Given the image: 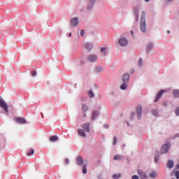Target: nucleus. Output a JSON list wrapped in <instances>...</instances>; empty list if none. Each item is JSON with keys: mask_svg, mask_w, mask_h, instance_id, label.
<instances>
[{"mask_svg": "<svg viewBox=\"0 0 179 179\" xmlns=\"http://www.w3.org/2000/svg\"><path fill=\"white\" fill-rule=\"evenodd\" d=\"M131 115H132V117H134L135 115V113H131Z\"/></svg>", "mask_w": 179, "mask_h": 179, "instance_id": "nucleus-44", "label": "nucleus"}, {"mask_svg": "<svg viewBox=\"0 0 179 179\" xmlns=\"http://www.w3.org/2000/svg\"><path fill=\"white\" fill-rule=\"evenodd\" d=\"M174 166V162L171 160L169 161L167 163V167L168 169H173Z\"/></svg>", "mask_w": 179, "mask_h": 179, "instance_id": "nucleus-18", "label": "nucleus"}, {"mask_svg": "<svg viewBox=\"0 0 179 179\" xmlns=\"http://www.w3.org/2000/svg\"><path fill=\"white\" fill-rule=\"evenodd\" d=\"M169 149H170V143L164 145L161 150L162 155L167 153L169 152Z\"/></svg>", "mask_w": 179, "mask_h": 179, "instance_id": "nucleus-3", "label": "nucleus"}, {"mask_svg": "<svg viewBox=\"0 0 179 179\" xmlns=\"http://www.w3.org/2000/svg\"><path fill=\"white\" fill-rule=\"evenodd\" d=\"M71 26H78V18H73L71 20Z\"/></svg>", "mask_w": 179, "mask_h": 179, "instance_id": "nucleus-15", "label": "nucleus"}, {"mask_svg": "<svg viewBox=\"0 0 179 179\" xmlns=\"http://www.w3.org/2000/svg\"><path fill=\"white\" fill-rule=\"evenodd\" d=\"M16 122H18V124H26V120L23 117H17L15 118Z\"/></svg>", "mask_w": 179, "mask_h": 179, "instance_id": "nucleus-12", "label": "nucleus"}, {"mask_svg": "<svg viewBox=\"0 0 179 179\" xmlns=\"http://www.w3.org/2000/svg\"><path fill=\"white\" fill-rule=\"evenodd\" d=\"M138 174L141 179H148V176L146 175V173H145L142 170H138Z\"/></svg>", "mask_w": 179, "mask_h": 179, "instance_id": "nucleus-6", "label": "nucleus"}, {"mask_svg": "<svg viewBox=\"0 0 179 179\" xmlns=\"http://www.w3.org/2000/svg\"><path fill=\"white\" fill-rule=\"evenodd\" d=\"M80 36L81 37H83L85 36V29H82L80 31Z\"/></svg>", "mask_w": 179, "mask_h": 179, "instance_id": "nucleus-34", "label": "nucleus"}, {"mask_svg": "<svg viewBox=\"0 0 179 179\" xmlns=\"http://www.w3.org/2000/svg\"><path fill=\"white\" fill-rule=\"evenodd\" d=\"M83 174H86L87 173V168H86V164L83 166Z\"/></svg>", "mask_w": 179, "mask_h": 179, "instance_id": "nucleus-25", "label": "nucleus"}, {"mask_svg": "<svg viewBox=\"0 0 179 179\" xmlns=\"http://www.w3.org/2000/svg\"><path fill=\"white\" fill-rule=\"evenodd\" d=\"M88 96H89V97H90V98L94 97V94L93 93V91H89V92H88Z\"/></svg>", "mask_w": 179, "mask_h": 179, "instance_id": "nucleus-29", "label": "nucleus"}, {"mask_svg": "<svg viewBox=\"0 0 179 179\" xmlns=\"http://www.w3.org/2000/svg\"><path fill=\"white\" fill-rule=\"evenodd\" d=\"M118 43L121 47H127L128 45V40L124 38L119 39Z\"/></svg>", "mask_w": 179, "mask_h": 179, "instance_id": "nucleus-4", "label": "nucleus"}, {"mask_svg": "<svg viewBox=\"0 0 179 179\" xmlns=\"http://www.w3.org/2000/svg\"><path fill=\"white\" fill-rule=\"evenodd\" d=\"M50 142H57V141H58V136H52L50 138Z\"/></svg>", "mask_w": 179, "mask_h": 179, "instance_id": "nucleus-19", "label": "nucleus"}, {"mask_svg": "<svg viewBox=\"0 0 179 179\" xmlns=\"http://www.w3.org/2000/svg\"><path fill=\"white\" fill-rule=\"evenodd\" d=\"M76 162L78 166H82L83 164V158L82 157H77Z\"/></svg>", "mask_w": 179, "mask_h": 179, "instance_id": "nucleus-14", "label": "nucleus"}, {"mask_svg": "<svg viewBox=\"0 0 179 179\" xmlns=\"http://www.w3.org/2000/svg\"><path fill=\"white\" fill-rule=\"evenodd\" d=\"M113 159L114 160H120V159H122V157L121 155H116Z\"/></svg>", "mask_w": 179, "mask_h": 179, "instance_id": "nucleus-30", "label": "nucleus"}, {"mask_svg": "<svg viewBox=\"0 0 179 179\" xmlns=\"http://www.w3.org/2000/svg\"><path fill=\"white\" fill-rule=\"evenodd\" d=\"M101 52H102L103 55H107V52H108V48H102L101 49Z\"/></svg>", "mask_w": 179, "mask_h": 179, "instance_id": "nucleus-17", "label": "nucleus"}, {"mask_svg": "<svg viewBox=\"0 0 179 179\" xmlns=\"http://www.w3.org/2000/svg\"><path fill=\"white\" fill-rule=\"evenodd\" d=\"M153 48V43H150L147 46L148 51H150Z\"/></svg>", "mask_w": 179, "mask_h": 179, "instance_id": "nucleus-26", "label": "nucleus"}, {"mask_svg": "<svg viewBox=\"0 0 179 179\" xmlns=\"http://www.w3.org/2000/svg\"><path fill=\"white\" fill-rule=\"evenodd\" d=\"M155 163H159V157H155Z\"/></svg>", "mask_w": 179, "mask_h": 179, "instance_id": "nucleus-39", "label": "nucleus"}, {"mask_svg": "<svg viewBox=\"0 0 179 179\" xmlns=\"http://www.w3.org/2000/svg\"><path fill=\"white\" fill-rule=\"evenodd\" d=\"M71 36H72V34L70 33V34H69V36L71 37Z\"/></svg>", "mask_w": 179, "mask_h": 179, "instance_id": "nucleus-47", "label": "nucleus"}, {"mask_svg": "<svg viewBox=\"0 0 179 179\" xmlns=\"http://www.w3.org/2000/svg\"><path fill=\"white\" fill-rule=\"evenodd\" d=\"M178 169H179V165H178Z\"/></svg>", "mask_w": 179, "mask_h": 179, "instance_id": "nucleus-49", "label": "nucleus"}, {"mask_svg": "<svg viewBox=\"0 0 179 179\" xmlns=\"http://www.w3.org/2000/svg\"><path fill=\"white\" fill-rule=\"evenodd\" d=\"M78 134L80 136H82V138H86V133L85 132V131H83V129H78Z\"/></svg>", "mask_w": 179, "mask_h": 179, "instance_id": "nucleus-10", "label": "nucleus"}, {"mask_svg": "<svg viewBox=\"0 0 179 179\" xmlns=\"http://www.w3.org/2000/svg\"><path fill=\"white\" fill-rule=\"evenodd\" d=\"M120 177H121V173L114 174L113 176V178L114 179H118L120 178Z\"/></svg>", "mask_w": 179, "mask_h": 179, "instance_id": "nucleus-27", "label": "nucleus"}, {"mask_svg": "<svg viewBox=\"0 0 179 179\" xmlns=\"http://www.w3.org/2000/svg\"><path fill=\"white\" fill-rule=\"evenodd\" d=\"M166 91L165 90H161L159 91V92L158 93L157 98L155 99V103H157V101H159V100L160 99V98L162 97V96H163V93H164Z\"/></svg>", "mask_w": 179, "mask_h": 179, "instance_id": "nucleus-11", "label": "nucleus"}, {"mask_svg": "<svg viewBox=\"0 0 179 179\" xmlns=\"http://www.w3.org/2000/svg\"><path fill=\"white\" fill-rule=\"evenodd\" d=\"M146 13L145 11H142L141 13V18L140 21V29L142 33H145L146 31Z\"/></svg>", "mask_w": 179, "mask_h": 179, "instance_id": "nucleus-1", "label": "nucleus"}, {"mask_svg": "<svg viewBox=\"0 0 179 179\" xmlns=\"http://www.w3.org/2000/svg\"><path fill=\"white\" fill-rule=\"evenodd\" d=\"M150 0H145V2H149Z\"/></svg>", "mask_w": 179, "mask_h": 179, "instance_id": "nucleus-45", "label": "nucleus"}, {"mask_svg": "<svg viewBox=\"0 0 179 179\" xmlns=\"http://www.w3.org/2000/svg\"><path fill=\"white\" fill-rule=\"evenodd\" d=\"M169 1H172V0H169Z\"/></svg>", "mask_w": 179, "mask_h": 179, "instance_id": "nucleus-50", "label": "nucleus"}, {"mask_svg": "<svg viewBox=\"0 0 179 179\" xmlns=\"http://www.w3.org/2000/svg\"><path fill=\"white\" fill-rule=\"evenodd\" d=\"M134 14L136 17V20L138 22V19H139V14L138 13V9H134Z\"/></svg>", "mask_w": 179, "mask_h": 179, "instance_id": "nucleus-23", "label": "nucleus"}, {"mask_svg": "<svg viewBox=\"0 0 179 179\" xmlns=\"http://www.w3.org/2000/svg\"><path fill=\"white\" fill-rule=\"evenodd\" d=\"M41 116H42V117H43V113H41Z\"/></svg>", "mask_w": 179, "mask_h": 179, "instance_id": "nucleus-48", "label": "nucleus"}, {"mask_svg": "<svg viewBox=\"0 0 179 179\" xmlns=\"http://www.w3.org/2000/svg\"><path fill=\"white\" fill-rule=\"evenodd\" d=\"M88 61H90V62H96V61H97V56L96 55L89 56Z\"/></svg>", "mask_w": 179, "mask_h": 179, "instance_id": "nucleus-8", "label": "nucleus"}, {"mask_svg": "<svg viewBox=\"0 0 179 179\" xmlns=\"http://www.w3.org/2000/svg\"><path fill=\"white\" fill-rule=\"evenodd\" d=\"M96 0H90V3H89V6H88V9H92L93 8V5H94V1Z\"/></svg>", "mask_w": 179, "mask_h": 179, "instance_id": "nucleus-20", "label": "nucleus"}, {"mask_svg": "<svg viewBox=\"0 0 179 179\" xmlns=\"http://www.w3.org/2000/svg\"><path fill=\"white\" fill-rule=\"evenodd\" d=\"M37 73L36 71H32V76H36Z\"/></svg>", "mask_w": 179, "mask_h": 179, "instance_id": "nucleus-42", "label": "nucleus"}, {"mask_svg": "<svg viewBox=\"0 0 179 179\" xmlns=\"http://www.w3.org/2000/svg\"><path fill=\"white\" fill-rule=\"evenodd\" d=\"M139 66H142V59H140L138 62Z\"/></svg>", "mask_w": 179, "mask_h": 179, "instance_id": "nucleus-41", "label": "nucleus"}, {"mask_svg": "<svg viewBox=\"0 0 179 179\" xmlns=\"http://www.w3.org/2000/svg\"><path fill=\"white\" fill-rule=\"evenodd\" d=\"M34 155V150H31L28 153H27V156H31Z\"/></svg>", "mask_w": 179, "mask_h": 179, "instance_id": "nucleus-32", "label": "nucleus"}, {"mask_svg": "<svg viewBox=\"0 0 179 179\" xmlns=\"http://www.w3.org/2000/svg\"><path fill=\"white\" fill-rule=\"evenodd\" d=\"M132 179H139V178L138 177V176H132Z\"/></svg>", "mask_w": 179, "mask_h": 179, "instance_id": "nucleus-40", "label": "nucleus"}, {"mask_svg": "<svg viewBox=\"0 0 179 179\" xmlns=\"http://www.w3.org/2000/svg\"><path fill=\"white\" fill-rule=\"evenodd\" d=\"M82 127L85 132H90V123H85Z\"/></svg>", "mask_w": 179, "mask_h": 179, "instance_id": "nucleus-7", "label": "nucleus"}, {"mask_svg": "<svg viewBox=\"0 0 179 179\" xmlns=\"http://www.w3.org/2000/svg\"><path fill=\"white\" fill-rule=\"evenodd\" d=\"M0 107L1 108H3L4 111L6 112V114H8V105L6 104V102L5 101H3L2 99L0 98Z\"/></svg>", "mask_w": 179, "mask_h": 179, "instance_id": "nucleus-2", "label": "nucleus"}, {"mask_svg": "<svg viewBox=\"0 0 179 179\" xmlns=\"http://www.w3.org/2000/svg\"><path fill=\"white\" fill-rule=\"evenodd\" d=\"M64 163H65V164H69V159H64Z\"/></svg>", "mask_w": 179, "mask_h": 179, "instance_id": "nucleus-38", "label": "nucleus"}, {"mask_svg": "<svg viewBox=\"0 0 179 179\" xmlns=\"http://www.w3.org/2000/svg\"><path fill=\"white\" fill-rule=\"evenodd\" d=\"M95 71L97 73H101V72H103V68L97 67L96 68Z\"/></svg>", "mask_w": 179, "mask_h": 179, "instance_id": "nucleus-24", "label": "nucleus"}, {"mask_svg": "<svg viewBox=\"0 0 179 179\" xmlns=\"http://www.w3.org/2000/svg\"><path fill=\"white\" fill-rule=\"evenodd\" d=\"M152 115L156 116V115H157L158 112H157V110H155V109H154V110H152Z\"/></svg>", "mask_w": 179, "mask_h": 179, "instance_id": "nucleus-33", "label": "nucleus"}, {"mask_svg": "<svg viewBox=\"0 0 179 179\" xmlns=\"http://www.w3.org/2000/svg\"><path fill=\"white\" fill-rule=\"evenodd\" d=\"M129 80V75L128 74H124L122 76V81L124 82V83H128Z\"/></svg>", "mask_w": 179, "mask_h": 179, "instance_id": "nucleus-13", "label": "nucleus"}, {"mask_svg": "<svg viewBox=\"0 0 179 179\" xmlns=\"http://www.w3.org/2000/svg\"><path fill=\"white\" fill-rule=\"evenodd\" d=\"M176 115H179V107H177L176 109Z\"/></svg>", "mask_w": 179, "mask_h": 179, "instance_id": "nucleus-36", "label": "nucleus"}, {"mask_svg": "<svg viewBox=\"0 0 179 179\" xmlns=\"http://www.w3.org/2000/svg\"><path fill=\"white\" fill-rule=\"evenodd\" d=\"M173 96H174V97H179V90H173Z\"/></svg>", "mask_w": 179, "mask_h": 179, "instance_id": "nucleus-22", "label": "nucleus"}, {"mask_svg": "<svg viewBox=\"0 0 179 179\" xmlns=\"http://www.w3.org/2000/svg\"><path fill=\"white\" fill-rule=\"evenodd\" d=\"M156 176H157L156 172H152V173L150 174V177L151 178H156Z\"/></svg>", "mask_w": 179, "mask_h": 179, "instance_id": "nucleus-28", "label": "nucleus"}, {"mask_svg": "<svg viewBox=\"0 0 179 179\" xmlns=\"http://www.w3.org/2000/svg\"><path fill=\"white\" fill-rule=\"evenodd\" d=\"M92 44H90V43H86L85 45V48L87 49V50H88V51H90V50H92Z\"/></svg>", "mask_w": 179, "mask_h": 179, "instance_id": "nucleus-21", "label": "nucleus"}, {"mask_svg": "<svg viewBox=\"0 0 179 179\" xmlns=\"http://www.w3.org/2000/svg\"><path fill=\"white\" fill-rule=\"evenodd\" d=\"M113 145H117V137H114L113 138Z\"/></svg>", "mask_w": 179, "mask_h": 179, "instance_id": "nucleus-37", "label": "nucleus"}, {"mask_svg": "<svg viewBox=\"0 0 179 179\" xmlns=\"http://www.w3.org/2000/svg\"><path fill=\"white\" fill-rule=\"evenodd\" d=\"M97 117H99V112L97 111H94L92 113V121H94V120L96 119Z\"/></svg>", "mask_w": 179, "mask_h": 179, "instance_id": "nucleus-16", "label": "nucleus"}, {"mask_svg": "<svg viewBox=\"0 0 179 179\" xmlns=\"http://www.w3.org/2000/svg\"><path fill=\"white\" fill-rule=\"evenodd\" d=\"M132 36H134V31H131Z\"/></svg>", "mask_w": 179, "mask_h": 179, "instance_id": "nucleus-43", "label": "nucleus"}, {"mask_svg": "<svg viewBox=\"0 0 179 179\" xmlns=\"http://www.w3.org/2000/svg\"><path fill=\"white\" fill-rule=\"evenodd\" d=\"M81 108H82V111L83 112V118H86V117H87V115L86 114V113H87V110H89L87 105L83 104L81 106Z\"/></svg>", "mask_w": 179, "mask_h": 179, "instance_id": "nucleus-5", "label": "nucleus"}, {"mask_svg": "<svg viewBox=\"0 0 179 179\" xmlns=\"http://www.w3.org/2000/svg\"><path fill=\"white\" fill-rule=\"evenodd\" d=\"M136 113L139 119H141V116L142 115V106H138L136 108Z\"/></svg>", "mask_w": 179, "mask_h": 179, "instance_id": "nucleus-9", "label": "nucleus"}, {"mask_svg": "<svg viewBox=\"0 0 179 179\" xmlns=\"http://www.w3.org/2000/svg\"><path fill=\"white\" fill-rule=\"evenodd\" d=\"M176 178L179 179V171H176L175 173Z\"/></svg>", "mask_w": 179, "mask_h": 179, "instance_id": "nucleus-35", "label": "nucleus"}, {"mask_svg": "<svg viewBox=\"0 0 179 179\" xmlns=\"http://www.w3.org/2000/svg\"><path fill=\"white\" fill-rule=\"evenodd\" d=\"M168 34H170V31H167Z\"/></svg>", "mask_w": 179, "mask_h": 179, "instance_id": "nucleus-46", "label": "nucleus"}, {"mask_svg": "<svg viewBox=\"0 0 179 179\" xmlns=\"http://www.w3.org/2000/svg\"><path fill=\"white\" fill-rule=\"evenodd\" d=\"M120 89H122V90H125V89H127V84H126V83H124L123 85H122L120 86Z\"/></svg>", "mask_w": 179, "mask_h": 179, "instance_id": "nucleus-31", "label": "nucleus"}]
</instances>
